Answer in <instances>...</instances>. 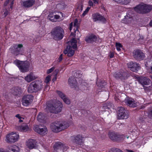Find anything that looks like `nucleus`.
Returning a JSON list of instances; mask_svg holds the SVG:
<instances>
[{
  "label": "nucleus",
  "mask_w": 152,
  "mask_h": 152,
  "mask_svg": "<svg viewBox=\"0 0 152 152\" xmlns=\"http://www.w3.org/2000/svg\"><path fill=\"white\" fill-rule=\"evenodd\" d=\"M69 126L68 124L65 121H55L50 125V128L52 131L54 132L58 133Z\"/></svg>",
  "instance_id": "obj_1"
},
{
  "label": "nucleus",
  "mask_w": 152,
  "mask_h": 152,
  "mask_svg": "<svg viewBox=\"0 0 152 152\" xmlns=\"http://www.w3.org/2000/svg\"><path fill=\"white\" fill-rule=\"evenodd\" d=\"M62 107L61 103L59 101H58L49 103L46 109L50 113L56 114L61 111Z\"/></svg>",
  "instance_id": "obj_2"
},
{
  "label": "nucleus",
  "mask_w": 152,
  "mask_h": 152,
  "mask_svg": "<svg viewBox=\"0 0 152 152\" xmlns=\"http://www.w3.org/2000/svg\"><path fill=\"white\" fill-rule=\"evenodd\" d=\"M135 11L141 14H146L150 12L152 10V5L142 3L134 8Z\"/></svg>",
  "instance_id": "obj_3"
},
{
  "label": "nucleus",
  "mask_w": 152,
  "mask_h": 152,
  "mask_svg": "<svg viewBox=\"0 0 152 152\" xmlns=\"http://www.w3.org/2000/svg\"><path fill=\"white\" fill-rule=\"evenodd\" d=\"M51 34L54 39L60 40L62 39L64 36V31L61 27L58 26L52 29Z\"/></svg>",
  "instance_id": "obj_4"
},
{
  "label": "nucleus",
  "mask_w": 152,
  "mask_h": 152,
  "mask_svg": "<svg viewBox=\"0 0 152 152\" xmlns=\"http://www.w3.org/2000/svg\"><path fill=\"white\" fill-rule=\"evenodd\" d=\"M15 62L21 72H26L29 70L30 64L27 61H23L16 60Z\"/></svg>",
  "instance_id": "obj_5"
},
{
  "label": "nucleus",
  "mask_w": 152,
  "mask_h": 152,
  "mask_svg": "<svg viewBox=\"0 0 152 152\" xmlns=\"http://www.w3.org/2000/svg\"><path fill=\"white\" fill-rule=\"evenodd\" d=\"M23 45L22 44H15L13 45V46L10 48L12 53L15 56H18L19 55H22L23 52L22 51V48Z\"/></svg>",
  "instance_id": "obj_6"
},
{
  "label": "nucleus",
  "mask_w": 152,
  "mask_h": 152,
  "mask_svg": "<svg viewBox=\"0 0 152 152\" xmlns=\"http://www.w3.org/2000/svg\"><path fill=\"white\" fill-rule=\"evenodd\" d=\"M129 116V112L124 107H120L118 108V116L120 119H127Z\"/></svg>",
  "instance_id": "obj_7"
},
{
  "label": "nucleus",
  "mask_w": 152,
  "mask_h": 152,
  "mask_svg": "<svg viewBox=\"0 0 152 152\" xmlns=\"http://www.w3.org/2000/svg\"><path fill=\"white\" fill-rule=\"evenodd\" d=\"M133 56L134 58L138 61L143 60L145 57L144 53L140 49H137L133 51Z\"/></svg>",
  "instance_id": "obj_8"
},
{
  "label": "nucleus",
  "mask_w": 152,
  "mask_h": 152,
  "mask_svg": "<svg viewBox=\"0 0 152 152\" xmlns=\"http://www.w3.org/2000/svg\"><path fill=\"white\" fill-rule=\"evenodd\" d=\"M113 76L117 79L123 80L126 79L129 76V74L128 72L122 71L115 73Z\"/></svg>",
  "instance_id": "obj_9"
},
{
  "label": "nucleus",
  "mask_w": 152,
  "mask_h": 152,
  "mask_svg": "<svg viewBox=\"0 0 152 152\" xmlns=\"http://www.w3.org/2000/svg\"><path fill=\"white\" fill-rule=\"evenodd\" d=\"M77 41L74 38H73L70 42V49L68 51V56L71 57L73 56L75 53V51L72 50V48L74 49H77Z\"/></svg>",
  "instance_id": "obj_10"
},
{
  "label": "nucleus",
  "mask_w": 152,
  "mask_h": 152,
  "mask_svg": "<svg viewBox=\"0 0 152 152\" xmlns=\"http://www.w3.org/2000/svg\"><path fill=\"white\" fill-rule=\"evenodd\" d=\"M19 137L18 134L13 132L10 133L7 136V142L8 143L15 142L18 140Z\"/></svg>",
  "instance_id": "obj_11"
},
{
  "label": "nucleus",
  "mask_w": 152,
  "mask_h": 152,
  "mask_svg": "<svg viewBox=\"0 0 152 152\" xmlns=\"http://www.w3.org/2000/svg\"><path fill=\"white\" fill-rule=\"evenodd\" d=\"M34 129L37 132L42 135H45L48 132L47 129L45 126L40 125H36L34 127Z\"/></svg>",
  "instance_id": "obj_12"
},
{
  "label": "nucleus",
  "mask_w": 152,
  "mask_h": 152,
  "mask_svg": "<svg viewBox=\"0 0 152 152\" xmlns=\"http://www.w3.org/2000/svg\"><path fill=\"white\" fill-rule=\"evenodd\" d=\"M33 98V96L31 95H26L24 96L22 100L23 104L25 106H28L32 101Z\"/></svg>",
  "instance_id": "obj_13"
},
{
  "label": "nucleus",
  "mask_w": 152,
  "mask_h": 152,
  "mask_svg": "<svg viewBox=\"0 0 152 152\" xmlns=\"http://www.w3.org/2000/svg\"><path fill=\"white\" fill-rule=\"evenodd\" d=\"M83 137L81 135L77 134L72 137V142L77 145H81L83 143Z\"/></svg>",
  "instance_id": "obj_14"
},
{
  "label": "nucleus",
  "mask_w": 152,
  "mask_h": 152,
  "mask_svg": "<svg viewBox=\"0 0 152 152\" xmlns=\"http://www.w3.org/2000/svg\"><path fill=\"white\" fill-rule=\"evenodd\" d=\"M125 102L128 106L130 107H137L138 104L134 100L129 97H127L125 99Z\"/></svg>",
  "instance_id": "obj_15"
},
{
  "label": "nucleus",
  "mask_w": 152,
  "mask_h": 152,
  "mask_svg": "<svg viewBox=\"0 0 152 152\" xmlns=\"http://www.w3.org/2000/svg\"><path fill=\"white\" fill-rule=\"evenodd\" d=\"M109 136L110 138L112 140L115 141H118L123 139L124 136L120 135L114 132H109Z\"/></svg>",
  "instance_id": "obj_16"
},
{
  "label": "nucleus",
  "mask_w": 152,
  "mask_h": 152,
  "mask_svg": "<svg viewBox=\"0 0 152 152\" xmlns=\"http://www.w3.org/2000/svg\"><path fill=\"white\" fill-rule=\"evenodd\" d=\"M127 66L128 68L130 69L131 70L134 72L137 71L140 68L139 64L132 61L128 63L127 64Z\"/></svg>",
  "instance_id": "obj_17"
},
{
  "label": "nucleus",
  "mask_w": 152,
  "mask_h": 152,
  "mask_svg": "<svg viewBox=\"0 0 152 152\" xmlns=\"http://www.w3.org/2000/svg\"><path fill=\"white\" fill-rule=\"evenodd\" d=\"M138 81L142 85L144 86L145 85H149L151 82L150 80L145 77H141L139 78Z\"/></svg>",
  "instance_id": "obj_18"
},
{
  "label": "nucleus",
  "mask_w": 152,
  "mask_h": 152,
  "mask_svg": "<svg viewBox=\"0 0 152 152\" xmlns=\"http://www.w3.org/2000/svg\"><path fill=\"white\" fill-rule=\"evenodd\" d=\"M26 145L30 149L35 148L37 147V142L34 139H29L27 141Z\"/></svg>",
  "instance_id": "obj_19"
},
{
  "label": "nucleus",
  "mask_w": 152,
  "mask_h": 152,
  "mask_svg": "<svg viewBox=\"0 0 152 152\" xmlns=\"http://www.w3.org/2000/svg\"><path fill=\"white\" fill-rule=\"evenodd\" d=\"M37 92L40 91L42 88V84L41 80H36L32 82Z\"/></svg>",
  "instance_id": "obj_20"
},
{
  "label": "nucleus",
  "mask_w": 152,
  "mask_h": 152,
  "mask_svg": "<svg viewBox=\"0 0 152 152\" xmlns=\"http://www.w3.org/2000/svg\"><path fill=\"white\" fill-rule=\"evenodd\" d=\"M68 83L71 88L75 89L78 88L77 81L74 77H71L69 78Z\"/></svg>",
  "instance_id": "obj_21"
},
{
  "label": "nucleus",
  "mask_w": 152,
  "mask_h": 152,
  "mask_svg": "<svg viewBox=\"0 0 152 152\" xmlns=\"http://www.w3.org/2000/svg\"><path fill=\"white\" fill-rule=\"evenodd\" d=\"M92 19L94 22L100 20L103 22L105 21V19L103 16L97 13H94L92 15Z\"/></svg>",
  "instance_id": "obj_22"
},
{
  "label": "nucleus",
  "mask_w": 152,
  "mask_h": 152,
  "mask_svg": "<svg viewBox=\"0 0 152 152\" xmlns=\"http://www.w3.org/2000/svg\"><path fill=\"white\" fill-rule=\"evenodd\" d=\"M63 148V150H66L67 148V147L63 143L59 142H57L55 143L54 145V149L56 150L58 149Z\"/></svg>",
  "instance_id": "obj_23"
},
{
  "label": "nucleus",
  "mask_w": 152,
  "mask_h": 152,
  "mask_svg": "<svg viewBox=\"0 0 152 152\" xmlns=\"http://www.w3.org/2000/svg\"><path fill=\"white\" fill-rule=\"evenodd\" d=\"M12 92L14 95L19 96L22 93L23 91L20 88L17 86L12 89Z\"/></svg>",
  "instance_id": "obj_24"
},
{
  "label": "nucleus",
  "mask_w": 152,
  "mask_h": 152,
  "mask_svg": "<svg viewBox=\"0 0 152 152\" xmlns=\"http://www.w3.org/2000/svg\"><path fill=\"white\" fill-rule=\"evenodd\" d=\"M16 129L21 132H26L29 130V128L26 124H23L20 126L16 127Z\"/></svg>",
  "instance_id": "obj_25"
},
{
  "label": "nucleus",
  "mask_w": 152,
  "mask_h": 152,
  "mask_svg": "<svg viewBox=\"0 0 152 152\" xmlns=\"http://www.w3.org/2000/svg\"><path fill=\"white\" fill-rule=\"evenodd\" d=\"M37 78L33 73H30L25 77V79L27 82L30 83Z\"/></svg>",
  "instance_id": "obj_26"
},
{
  "label": "nucleus",
  "mask_w": 152,
  "mask_h": 152,
  "mask_svg": "<svg viewBox=\"0 0 152 152\" xmlns=\"http://www.w3.org/2000/svg\"><path fill=\"white\" fill-rule=\"evenodd\" d=\"M35 3V0H27L23 2V5L25 7L28 8L32 7Z\"/></svg>",
  "instance_id": "obj_27"
},
{
  "label": "nucleus",
  "mask_w": 152,
  "mask_h": 152,
  "mask_svg": "<svg viewBox=\"0 0 152 152\" xmlns=\"http://www.w3.org/2000/svg\"><path fill=\"white\" fill-rule=\"evenodd\" d=\"M78 22V20L77 19H75L74 22V25L76 28V29L75 28L74 29L75 30L74 33H71V35H73L75 37L76 36V32L77 33V34H79V35H77L78 37H80L81 36V34H80V32L77 30Z\"/></svg>",
  "instance_id": "obj_28"
},
{
  "label": "nucleus",
  "mask_w": 152,
  "mask_h": 152,
  "mask_svg": "<svg viewBox=\"0 0 152 152\" xmlns=\"http://www.w3.org/2000/svg\"><path fill=\"white\" fill-rule=\"evenodd\" d=\"M96 38L95 36L91 35L86 37L85 39V40L88 43H92L93 42L96 41Z\"/></svg>",
  "instance_id": "obj_29"
},
{
  "label": "nucleus",
  "mask_w": 152,
  "mask_h": 152,
  "mask_svg": "<svg viewBox=\"0 0 152 152\" xmlns=\"http://www.w3.org/2000/svg\"><path fill=\"white\" fill-rule=\"evenodd\" d=\"M28 91L30 93L37 92L32 82L30 84L28 87Z\"/></svg>",
  "instance_id": "obj_30"
},
{
  "label": "nucleus",
  "mask_w": 152,
  "mask_h": 152,
  "mask_svg": "<svg viewBox=\"0 0 152 152\" xmlns=\"http://www.w3.org/2000/svg\"><path fill=\"white\" fill-rule=\"evenodd\" d=\"M45 117L43 114L41 113H39L37 117V120L39 122H43L44 120L45 119Z\"/></svg>",
  "instance_id": "obj_31"
},
{
  "label": "nucleus",
  "mask_w": 152,
  "mask_h": 152,
  "mask_svg": "<svg viewBox=\"0 0 152 152\" xmlns=\"http://www.w3.org/2000/svg\"><path fill=\"white\" fill-rule=\"evenodd\" d=\"M132 19V18H129V17L126 15L124 18L122 20V22L123 23L126 24L130 23H131Z\"/></svg>",
  "instance_id": "obj_32"
},
{
  "label": "nucleus",
  "mask_w": 152,
  "mask_h": 152,
  "mask_svg": "<svg viewBox=\"0 0 152 152\" xmlns=\"http://www.w3.org/2000/svg\"><path fill=\"white\" fill-rule=\"evenodd\" d=\"M106 83L104 80H102L100 82H97L96 83L97 86L99 88H102L106 85Z\"/></svg>",
  "instance_id": "obj_33"
},
{
  "label": "nucleus",
  "mask_w": 152,
  "mask_h": 152,
  "mask_svg": "<svg viewBox=\"0 0 152 152\" xmlns=\"http://www.w3.org/2000/svg\"><path fill=\"white\" fill-rule=\"evenodd\" d=\"M48 18L52 22H56L55 15L53 13H50L48 16Z\"/></svg>",
  "instance_id": "obj_34"
},
{
  "label": "nucleus",
  "mask_w": 152,
  "mask_h": 152,
  "mask_svg": "<svg viewBox=\"0 0 152 152\" xmlns=\"http://www.w3.org/2000/svg\"><path fill=\"white\" fill-rule=\"evenodd\" d=\"M16 146H9V152H19L18 150H16Z\"/></svg>",
  "instance_id": "obj_35"
},
{
  "label": "nucleus",
  "mask_w": 152,
  "mask_h": 152,
  "mask_svg": "<svg viewBox=\"0 0 152 152\" xmlns=\"http://www.w3.org/2000/svg\"><path fill=\"white\" fill-rule=\"evenodd\" d=\"M56 93L62 99H63L66 96L62 92L59 90H57L56 91Z\"/></svg>",
  "instance_id": "obj_36"
},
{
  "label": "nucleus",
  "mask_w": 152,
  "mask_h": 152,
  "mask_svg": "<svg viewBox=\"0 0 152 152\" xmlns=\"http://www.w3.org/2000/svg\"><path fill=\"white\" fill-rule=\"evenodd\" d=\"M126 16L129 17V18H132L133 19V17L134 15L132 13V12L131 11H129L127 12L126 13Z\"/></svg>",
  "instance_id": "obj_37"
},
{
  "label": "nucleus",
  "mask_w": 152,
  "mask_h": 152,
  "mask_svg": "<svg viewBox=\"0 0 152 152\" xmlns=\"http://www.w3.org/2000/svg\"><path fill=\"white\" fill-rule=\"evenodd\" d=\"M82 76L81 74L79 72H77L74 73V78H79L81 77Z\"/></svg>",
  "instance_id": "obj_38"
},
{
  "label": "nucleus",
  "mask_w": 152,
  "mask_h": 152,
  "mask_svg": "<svg viewBox=\"0 0 152 152\" xmlns=\"http://www.w3.org/2000/svg\"><path fill=\"white\" fill-rule=\"evenodd\" d=\"M64 102L66 104H69L70 103V102L69 99L66 96L63 99H62Z\"/></svg>",
  "instance_id": "obj_39"
},
{
  "label": "nucleus",
  "mask_w": 152,
  "mask_h": 152,
  "mask_svg": "<svg viewBox=\"0 0 152 152\" xmlns=\"http://www.w3.org/2000/svg\"><path fill=\"white\" fill-rule=\"evenodd\" d=\"M120 4H122L126 5L130 1V0H121Z\"/></svg>",
  "instance_id": "obj_40"
},
{
  "label": "nucleus",
  "mask_w": 152,
  "mask_h": 152,
  "mask_svg": "<svg viewBox=\"0 0 152 152\" xmlns=\"http://www.w3.org/2000/svg\"><path fill=\"white\" fill-rule=\"evenodd\" d=\"M115 46L117 50L118 51L121 50L120 48L122 47V45L119 43H116Z\"/></svg>",
  "instance_id": "obj_41"
},
{
  "label": "nucleus",
  "mask_w": 152,
  "mask_h": 152,
  "mask_svg": "<svg viewBox=\"0 0 152 152\" xmlns=\"http://www.w3.org/2000/svg\"><path fill=\"white\" fill-rule=\"evenodd\" d=\"M143 88L146 91H151L152 90V86H143Z\"/></svg>",
  "instance_id": "obj_42"
},
{
  "label": "nucleus",
  "mask_w": 152,
  "mask_h": 152,
  "mask_svg": "<svg viewBox=\"0 0 152 152\" xmlns=\"http://www.w3.org/2000/svg\"><path fill=\"white\" fill-rule=\"evenodd\" d=\"M82 87L84 88V90H87L88 89L87 86H88V84L86 83L83 82L82 83Z\"/></svg>",
  "instance_id": "obj_43"
},
{
  "label": "nucleus",
  "mask_w": 152,
  "mask_h": 152,
  "mask_svg": "<svg viewBox=\"0 0 152 152\" xmlns=\"http://www.w3.org/2000/svg\"><path fill=\"white\" fill-rule=\"evenodd\" d=\"M109 152H123L118 148H112Z\"/></svg>",
  "instance_id": "obj_44"
},
{
  "label": "nucleus",
  "mask_w": 152,
  "mask_h": 152,
  "mask_svg": "<svg viewBox=\"0 0 152 152\" xmlns=\"http://www.w3.org/2000/svg\"><path fill=\"white\" fill-rule=\"evenodd\" d=\"M90 7H88L85 10V11L83 13L82 16L83 17H84L85 15L87 14V13L90 9Z\"/></svg>",
  "instance_id": "obj_45"
},
{
  "label": "nucleus",
  "mask_w": 152,
  "mask_h": 152,
  "mask_svg": "<svg viewBox=\"0 0 152 152\" xmlns=\"http://www.w3.org/2000/svg\"><path fill=\"white\" fill-rule=\"evenodd\" d=\"M70 49V45H69L67 46L66 49L64 51V54H67V56H68V51Z\"/></svg>",
  "instance_id": "obj_46"
},
{
  "label": "nucleus",
  "mask_w": 152,
  "mask_h": 152,
  "mask_svg": "<svg viewBox=\"0 0 152 152\" xmlns=\"http://www.w3.org/2000/svg\"><path fill=\"white\" fill-rule=\"evenodd\" d=\"M113 104L111 102L108 103L107 105V107L108 109L111 108L113 107Z\"/></svg>",
  "instance_id": "obj_47"
},
{
  "label": "nucleus",
  "mask_w": 152,
  "mask_h": 152,
  "mask_svg": "<svg viewBox=\"0 0 152 152\" xmlns=\"http://www.w3.org/2000/svg\"><path fill=\"white\" fill-rule=\"evenodd\" d=\"M55 67H53L51 68L50 69H48L47 71V73L48 74H49L52 71H53V70L55 69Z\"/></svg>",
  "instance_id": "obj_48"
},
{
  "label": "nucleus",
  "mask_w": 152,
  "mask_h": 152,
  "mask_svg": "<svg viewBox=\"0 0 152 152\" xmlns=\"http://www.w3.org/2000/svg\"><path fill=\"white\" fill-rule=\"evenodd\" d=\"M50 76H48L45 80V82L46 83H48L50 80Z\"/></svg>",
  "instance_id": "obj_49"
},
{
  "label": "nucleus",
  "mask_w": 152,
  "mask_h": 152,
  "mask_svg": "<svg viewBox=\"0 0 152 152\" xmlns=\"http://www.w3.org/2000/svg\"><path fill=\"white\" fill-rule=\"evenodd\" d=\"M59 70L58 69H56L53 72V74L54 76H57V75L59 72Z\"/></svg>",
  "instance_id": "obj_50"
},
{
  "label": "nucleus",
  "mask_w": 152,
  "mask_h": 152,
  "mask_svg": "<svg viewBox=\"0 0 152 152\" xmlns=\"http://www.w3.org/2000/svg\"><path fill=\"white\" fill-rule=\"evenodd\" d=\"M114 56V53L113 52H110L109 54V56L110 58H112Z\"/></svg>",
  "instance_id": "obj_51"
},
{
  "label": "nucleus",
  "mask_w": 152,
  "mask_h": 152,
  "mask_svg": "<svg viewBox=\"0 0 152 152\" xmlns=\"http://www.w3.org/2000/svg\"><path fill=\"white\" fill-rule=\"evenodd\" d=\"M82 3H80L77 6V8L76 9V10L77 11H79L80 8H81V7L82 6Z\"/></svg>",
  "instance_id": "obj_52"
},
{
  "label": "nucleus",
  "mask_w": 152,
  "mask_h": 152,
  "mask_svg": "<svg viewBox=\"0 0 152 152\" xmlns=\"http://www.w3.org/2000/svg\"><path fill=\"white\" fill-rule=\"evenodd\" d=\"M55 19H56V22L57 21V20L59 18L60 16L58 15H55Z\"/></svg>",
  "instance_id": "obj_53"
},
{
  "label": "nucleus",
  "mask_w": 152,
  "mask_h": 152,
  "mask_svg": "<svg viewBox=\"0 0 152 152\" xmlns=\"http://www.w3.org/2000/svg\"><path fill=\"white\" fill-rule=\"evenodd\" d=\"M62 54H61L60 56H59V58H58V60H59V62H60V61H61V60H62Z\"/></svg>",
  "instance_id": "obj_54"
},
{
  "label": "nucleus",
  "mask_w": 152,
  "mask_h": 152,
  "mask_svg": "<svg viewBox=\"0 0 152 152\" xmlns=\"http://www.w3.org/2000/svg\"><path fill=\"white\" fill-rule=\"evenodd\" d=\"M10 0H7L4 4V6H7V4L9 3Z\"/></svg>",
  "instance_id": "obj_55"
},
{
  "label": "nucleus",
  "mask_w": 152,
  "mask_h": 152,
  "mask_svg": "<svg viewBox=\"0 0 152 152\" xmlns=\"http://www.w3.org/2000/svg\"><path fill=\"white\" fill-rule=\"evenodd\" d=\"M88 4L90 6H93V3L91 1H88Z\"/></svg>",
  "instance_id": "obj_56"
},
{
  "label": "nucleus",
  "mask_w": 152,
  "mask_h": 152,
  "mask_svg": "<svg viewBox=\"0 0 152 152\" xmlns=\"http://www.w3.org/2000/svg\"><path fill=\"white\" fill-rule=\"evenodd\" d=\"M145 118V117L141 116L140 117L139 119L141 121H144V119Z\"/></svg>",
  "instance_id": "obj_57"
},
{
  "label": "nucleus",
  "mask_w": 152,
  "mask_h": 152,
  "mask_svg": "<svg viewBox=\"0 0 152 152\" xmlns=\"http://www.w3.org/2000/svg\"><path fill=\"white\" fill-rule=\"evenodd\" d=\"M73 26V23L72 22L70 24V27H69V30L71 31L72 28V26Z\"/></svg>",
  "instance_id": "obj_58"
},
{
  "label": "nucleus",
  "mask_w": 152,
  "mask_h": 152,
  "mask_svg": "<svg viewBox=\"0 0 152 152\" xmlns=\"http://www.w3.org/2000/svg\"><path fill=\"white\" fill-rule=\"evenodd\" d=\"M16 117L19 119H20V118H21V116H20V115L19 114L16 115Z\"/></svg>",
  "instance_id": "obj_59"
},
{
  "label": "nucleus",
  "mask_w": 152,
  "mask_h": 152,
  "mask_svg": "<svg viewBox=\"0 0 152 152\" xmlns=\"http://www.w3.org/2000/svg\"><path fill=\"white\" fill-rule=\"evenodd\" d=\"M55 77L52 79V81L53 82H54L56 81L57 79V77L56 76H54Z\"/></svg>",
  "instance_id": "obj_60"
},
{
  "label": "nucleus",
  "mask_w": 152,
  "mask_h": 152,
  "mask_svg": "<svg viewBox=\"0 0 152 152\" xmlns=\"http://www.w3.org/2000/svg\"><path fill=\"white\" fill-rule=\"evenodd\" d=\"M0 152H6L4 149L2 148H0Z\"/></svg>",
  "instance_id": "obj_61"
},
{
  "label": "nucleus",
  "mask_w": 152,
  "mask_h": 152,
  "mask_svg": "<svg viewBox=\"0 0 152 152\" xmlns=\"http://www.w3.org/2000/svg\"><path fill=\"white\" fill-rule=\"evenodd\" d=\"M149 115L150 117V118H152V110L151 111Z\"/></svg>",
  "instance_id": "obj_62"
},
{
  "label": "nucleus",
  "mask_w": 152,
  "mask_h": 152,
  "mask_svg": "<svg viewBox=\"0 0 152 152\" xmlns=\"http://www.w3.org/2000/svg\"><path fill=\"white\" fill-rule=\"evenodd\" d=\"M93 1L94 2V3L95 4H96L98 3V0H93Z\"/></svg>",
  "instance_id": "obj_63"
},
{
  "label": "nucleus",
  "mask_w": 152,
  "mask_h": 152,
  "mask_svg": "<svg viewBox=\"0 0 152 152\" xmlns=\"http://www.w3.org/2000/svg\"><path fill=\"white\" fill-rule=\"evenodd\" d=\"M149 25L150 26L152 27V20H151L150 22Z\"/></svg>",
  "instance_id": "obj_64"
}]
</instances>
